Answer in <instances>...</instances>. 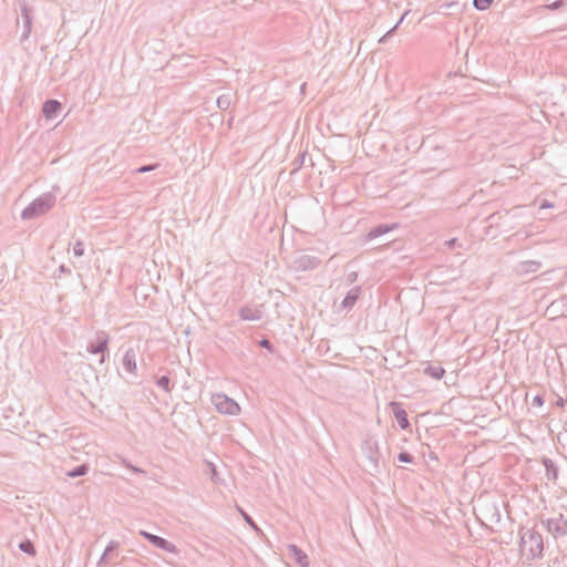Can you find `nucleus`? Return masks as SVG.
I'll list each match as a JSON object with an SVG mask.
<instances>
[{"label":"nucleus","mask_w":567,"mask_h":567,"mask_svg":"<svg viewBox=\"0 0 567 567\" xmlns=\"http://www.w3.org/2000/svg\"><path fill=\"white\" fill-rule=\"evenodd\" d=\"M262 306L259 307H251V306H244L239 309L238 316L241 320L245 321H258L262 318Z\"/></svg>","instance_id":"obj_10"},{"label":"nucleus","mask_w":567,"mask_h":567,"mask_svg":"<svg viewBox=\"0 0 567 567\" xmlns=\"http://www.w3.org/2000/svg\"><path fill=\"white\" fill-rule=\"evenodd\" d=\"M259 346L266 350H268L269 352H274L275 351V348L272 346V343L270 342V340L264 338L259 341Z\"/></svg>","instance_id":"obj_34"},{"label":"nucleus","mask_w":567,"mask_h":567,"mask_svg":"<svg viewBox=\"0 0 567 567\" xmlns=\"http://www.w3.org/2000/svg\"><path fill=\"white\" fill-rule=\"evenodd\" d=\"M19 7H20V11H21V18L24 17V14H31V9L28 7V4L24 0L19 1Z\"/></svg>","instance_id":"obj_36"},{"label":"nucleus","mask_w":567,"mask_h":567,"mask_svg":"<svg viewBox=\"0 0 567 567\" xmlns=\"http://www.w3.org/2000/svg\"><path fill=\"white\" fill-rule=\"evenodd\" d=\"M157 386L163 389L165 392L169 393L173 389V385L171 384V379L168 375H162L156 380Z\"/></svg>","instance_id":"obj_24"},{"label":"nucleus","mask_w":567,"mask_h":567,"mask_svg":"<svg viewBox=\"0 0 567 567\" xmlns=\"http://www.w3.org/2000/svg\"><path fill=\"white\" fill-rule=\"evenodd\" d=\"M485 511L492 523H498L501 520L502 515L496 503L487 505Z\"/></svg>","instance_id":"obj_20"},{"label":"nucleus","mask_w":567,"mask_h":567,"mask_svg":"<svg viewBox=\"0 0 567 567\" xmlns=\"http://www.w3.org/2000/svg\"><path fill=\"white\" fill-rule=\"evenodd\" d=\"M398 461L401 463H413L414 457L409 452H400L398 454Z\"/></svg>","instance_id":"obj_32"},{"label":"nucleus","mask_w":567,"mask_h":567,"mask_svg":"<svg viewBox=\"0 0 567 567\" xmlns=\"http://www.w3.org/2000/svg\"><path fill=\"white\" fill-rule=\"evenodd\" d=\"M542 268V261L539 260H524L518 262L514 271L518 276H525L528 274L537 272Z\"/></svg>","instance_id":"obj_9"},{"label":"nucleus","mask_w":567,"mask_h":567,"mask_svg":"<svg viewBox=\"0 0 567 567\" xmlns=\"http://www.w3.org/2000/svg\"><path fill=\"white\" fill-rule=\"evenodd\" d=\"M217 105L220 110H226L229 106V100L225 96L217 99Z\"/></svg>","instance_id":"obj_37"},{"label":"nucleus","mask_w":567,"mask_h":567,"mask_svg":"<svg viewBox=\"0 0 567 567\" xmlns=\"http://www.w3.org/2000/svg\"><path fill=\"white\" fill-rule=\"evenodd\" d=\"M545 403V398L543 394H536L533 400H532V404L534 406H543Z\"/></svg>","instance_id":"obj_35"},{"label":"nucleus","mask_w":567,"mask_h":567,"mask_svg":"<svg viewBox=\"0 0 567 567\" xmlns=\"http://www.w3.org/2000/svg\"><path fill=\"white\" fill-rule=\"evenodd\" d=\"M89 470H90V466L87 464L83 463V464H80V465L75 466L74 468L70 470L66 473V475L72 478L81 477V476L86 475L89 473Z\"/></svg>","instance_id":"obj_21"},{"label":"nucleus","mask_w":567,"mask_h":567,"mask_svg":"<svg viewBox=\"0 0 567 567\" xmlns=\"http://www.w3.org/2000/svg\"><path fill=\"white\" fill-rule=\"evenodd\" d=\"M445 245H446L449 248H451V249H453V248H455V247H461V246H462V245L458 243L457 238H452V239H450V240L445 241Z\"/></svg>","instance_id":"obj_38"},{"label":"nucleus","mask_w":567,"mask_h":567,"mask_svg":"<svg viewBox=\"0 0 567 567\" xmlns=\"http://www.w3.org/2000/svg\"><path fill=\"white\" fill-rule=\"evenodd\" d=\"M73 255L81 257L84 255V244L81 240H76L73 245Z\"/></svg>","instance_id":"obj_30"},{"label":"nucleus","mask_w":567,"mask_h":567,"mask_svg":"<svg viewBox=\"0 0 567 567\" xmlns=\"http://www.w3.org/2000/svg\"><path fill=\"white\" fill-rule=\"evenodd\" d=\"M59 272L60 274H70L71 272V269L69 267H66L65 265H61L59 267Z\"/></svg>","instance_id":"obj_41"},{"label":"nucleus","mask_w":567,"mask_h":567,"mask_svg":"<svg viewBox=\"0 0 567 567\" xmlns=\"http://www.w3.org/2000/svg\"><path fill=\"white\" fill-rule=\"evenodd\" d=\"M519 549L527 560L543 558L544 538L537 525L519 528Z\"/></svg>","instance_id":"obj_1"},{"label":"nucleus","mask_w":567,"mask_h":567,"mask_svg":"<svg viewBox=\"0 0 567 567\" xmlns=\"http://www.w3.org/2000/svg\"><path fill=\"white\" fill-rule=\"evenodd\" d=\"M120 547V543L117 540H111L106 548L104 549L99 563H97V566H104V565H107L109 563V557L110 555L115 551L117 548Z\"/></svg>","instance_id":"obj_18"},{"label":"nucleus","mask_w":567,"mask_h":567,"mask_svg":"<svg viewBox=\"0 0 567 567\" xmlns=\"http://www.w3.org/2000/svg\"><path fill=\"white\" fill-rule=\"evenodd\" d=\"M32 21H33L32 14H24V17H22L23 24L32 25Z\"/></svg>","instance_id":"obj_39"},{"label":"nucleus","mask_w":567,"mask_h":567,"mask_svg":"<svg viewBox=\"0 0 567 567\" xmlns=\"http://www.w3.org/2000/svg\"><path fill=\"white\" fill-rule=\"evenodd\" d=\"M558 404L563 405L564 401L561 399H559Z\"/></svg>","instance_id":"obj_44"},{"label":"nucleus","mask_w":567,"mask_h":567,"mask_svg":"<svg viewBox=\"0 0 567 567\" xmlns=\"http://www.w3.org/2000/svg\"><path fill=\"white\" fill-rule=\"evenodd\" d=\"M494 0H473V6L475 9L483 11L491 7Z\"/></svg>","instance_id":"obj_27"},{"label":"nucleus","mask_w":567,"mask_h":567,"mask_svg":"<svg viewBox=\"0 0 567 567\" xmlns=\"http://www.w3.org/2000/svg\"><path fill=\"white\" fill-rule=\"evenodd\" d=\"M321 264V260L317 256L308 254H299L292 260V267L297 271H308L316 269Z\"/></svg>","instance_id":"obj_6"},{"label":"nucleus","mask_w":567,"mask_h":567,"mask_svg":"<svg viewBox=\"0 0 567 567\" xmlns=\"http://www.w3.org/2000/svg\"><path fill=\"white\" fill-rule=\"evenodd\" d=\"M62 109V104L58 100H48L42 105V113L45 118L52 120L58 116Z\"/></svg>","instance_id":"obj_12"},{"label":"nucleus","mask_w":567,"mask_h":567,"mask_svg":"<svg viewBox=\"0 0 567 567\" xmlns=\"http://www.w3.org/2000/svg\"><path fill=\"white\" fill-rule=\"evenodd\" d=\"M360 296V287L350 289L341 302L343 309H351L358 301Z\"/></svg>","instance_id":"obj_17"},{"label":"nucleus","mask_w":567,"mask_h":567,"mask_svg":"<svg viewBox=\"0 0 567 567\" xmlns=\"http://www.w3.org/2000/svg\"><path fill=\"white\" fill-rule=\"evenodd\" d=\"M307 152H301L299 155L291 162V174L297 173L306 163Z\"/></svg>","instance_id":"obj_22"},{"label":"nucleus","mask_w":567,"mask_h":567,"mask_svg":"<svg viewBox=\"0 0 567 567\" xmlns=\"http://www.w3.org/2000/svg\"><path fill=\"white\" fill-rule=\"evenodd\" d=\"M539 524L555 539L565 537L567 535V517H565L561 513H558L555 516L548 518L542 517Z\"/></svg>","instance_id":"obj_3"},{"label":"nucleus","mask_w":567,"mask_h":567,"mask_svg":"<svg viewBox=\"0 0 567 567\" xmlns=\"http://www.w3.org/2000/svg\"><path fill=\"white\" fill-rule=\"evenodd\" d=\"M565 6V0H556L551 3H548V4H545L543 6L544 9H547V10H550V11H556L558 9H560L561 7Z\"/></svg>","instance_id":"obj_31"},{"label":"nucleus","mask_w":567,"mask_h":567,"mask_svg":"<svg viewBox=\"0 0 567 567\" xmlns=\"http://www.w3.org/2000/svg\"><path fill=\"white\" fill-rule=\"evenodd\" d=\"M130 470L137 474L144 473V471L142 468L134 466V465H132Z\"/></svg>","instance_id":"obj_42"},{"label":"nucleus","mask_w":567,"mask_h":567,"mask_svg":"<svg viewBox=\"0 0 567 567\" xmlns=\"http://www.w3.org/2000/svg\"><path fill=\"white\" fill-rule=\"evenodd\" d=\"M122 463H123V464H124V466H125V467H127V468H131V466L133 465V464H131L130 462H127L126 460H123V462H122Z\"/></svg>","instance_id":"obj_43"},{"label":"nucleus","mask_w":567,"mask_h":567,"mask_svg":"<svg viewBox=\"0 0 567 567\" xmlns=\"http://www.w3.org/2000/svg\"><path fill=\"white\" fill-rule=\"evenodd\" d=\"M158 166H159V164H158V163H156V164L143 165V166H140L138 168L134 169V172H133V173H136V174H144V173H148V172L155 171Z\"/></svg>","instance_id":"obj_29"},{"label":"nucleus","mask_w":567,"mask_h":567,"mask_svg":"<svg viewBox=\"0 0 567 567\" xmlns=\"http://www.w3.org/2000/svg\"><path fill=\"white\" fill-rule=\"evenodd\" d=\"M365 456L371 465V467L375 471L379 470V462H380V453L377 446V443L371 444L367 443L364 447Z\"/></svg>","instance_id":"obj_14"},{"label":"nucleus","mask_w":567,"mask_h":567,"mask_svg":"<svg viewBox=\"0 0 567 567\" xmlns=\"http://www.w3.org/2000/svg\"><path fill=\"white\" fill-rule=\"evenodd\" d=\"M542 463L545 467V475L548 481L555 482L558 478V467L554 461L549 457L544 456Z\"/></svg>","instance_id":"obj_16"},{"label":"nucleus","mask_w":567,"mask_h":567,"mask_svg":"<svg viewBox=\"0 0 567 567\" xmlns=\"http://www.w3.org/2000/svg\"><path fill=\"white\" fill-rule=\"evenodd\" d=\"M389 406L393 413V416L395 417L399 426L402 429V430H410L411 429V424L409 422V419H408V413L406 411L403 409L402 404L399 403V402H395V401H392L389 403Z\"/></svg>","instance_id":"obj_8"},{"label":"nucleus","mask_w":567,"mask_h":567,"mask_svg":"<svg viewBox=\"0 0 567 567\" xmlns=\"http://www.w3.org/2000/svg\"><path fill=\"white\" fill-rule=\"evenodd\" d=\"M206 466H207L206 473L210 476V480L213 482H217L218 481V473H217L216 465L214 463H212V462H206Z\"/></svg>","instance_id":"obj_26"},{"label":"nucleus","mask_w":567,"mask_h":567,"mask_svg":"<svg viewBox=\"0 0 567 567\" xmlns=\"http://www.w3.org/2000/svg\"><path fill=\"white\" fill-rule=\"evenodd\" d=\"M31 30H32V25L23 24V31H22L21 39H20L21 43H23L25 40L29 39V37L31 34Z\"/></svg>","instance_id":"obj_33"},{"label":"nucleus","mask_w":567,"mask_h":567,"mask_svg":"<svg viewBox=\"0 0 567 567\" xmlns=\"http://www.w3.org/2000/svg\"><path fill=\"white\" fill-rule=\"evenodd\" d=\"M424 374L435 380H441L445 374V370L441 365H427L424 369Z\"/></svg>","instance_id":"obj_19"},{"label":"nucleus","mask_w":567,"mask_h":567,"mask_svg":"<svg viewBox=\"0 0 567 567\" xmlns=\"http://www.w3.org/2000/svg\"><path fill=\"white\" fill-rule=\"evenodd\" d=\"M406 14H408V12H405V13L401 17V19L396 22V24H395L394 27H392V28H391V29H390V30H389V31H388V32H386V33H385V34H384V35L379 40V42H380V43H385L386 39H388L389 37H391V35L394 33V31L399 28L400 23L403 21L404 17H405Z\"/></svg>","instance_id":"obj_28"},{"label":"nucleus","mask_w":567,"mask_h":567,"mask_svg":"<svg viewBox=\"0 0 567 567\" xmlns=\"http://www.w3.org/2000/svg\"><path fill=\"white\" fill-rule=\"evenodd\" d=\"M56 202L53 193H44L33 199L21 213L22 219L29 220L38 218L49 212Z\"/></svg>","instance_id":"obj_2"},{"label":"nucleus","mask_w":567,"mask_h":567,"mask_svg":"<svg viewBox=\"0 0 567 567\" xmlns=\"http://www.w3.org/2000/svg\"><path fill=\"white\" fill-rule=\"evenodd\" d=\"M140 534L146 538L153 546L162 549V550H165V551H168V553H175L176 551V547L174 544H172L171 542H168L167 539L161 537V536H157V535H154V534H151L146 530H141Z\"/></svg>","instance_id":"obj_7"},{"label":"nucleus","mask_w":567,"mask_h":567,"mask_svg":"<svg viewBox=\"0 0 567 567\" xmlns=\"http://www.w3.org/2000/svg\"><path fill=\"white\" fill-rule=\"evenodd\" d=\"M554 207V204L548 202L547 199H544L540 205H539V208L540 209H544V208H551Z\"/></svg>","instance_id":"obj_40"},{"label":"nucleus","mask_w":567,"mask_h":567,"mask_svg":"<svg viewBox=\"0 0 567 567\" xmlns=\"http://www.w3.org/2000/svg\"><path fill=\"white\" fill-rule=\"evenodd\" d=\"M109 333L100 330L95 333L94 339L87 343L86 351L91 354H101L100 363H104L105 359L109 358Z\"/></svg>","instance_id":"obj_4"},{"label":"nucleus","mask_w":567,"mask_h":567,"mask_svg":"<svg viewBox=\"0 0 567 567\" xmlns=\"http://www.w3.org/2000/svg\"><path fill=\"white\" fill-rule=\"evenodd\" d=\"M288 556L299 567H309L308 556L297 545L291 544L288 546Z\"/></svg>","instance_id":"obj_11"},{"label":"nucleus","mask_w":567,"mask_h":567,"mask_svg":"<svg viewBox=\"0 0 567 567\" xmlns=\"http://www.w3.org/2000/svg\"><path fill=\"white\" fill-rule=\"evenodd\" d=\"M123 367L124 369L130 373H136L137 365H136V353L135 350L130 348L126 350L124 358H123Z\"/></svg>","instance_id":"obj_15"},{"label":"nucleus","mask_w":567,"mask_h":567,"mask_svg":"<svg viewBox=\"0 0 567 567\" xmlns=\"http://www.w3.org/2000/svg\"><path fill=\"white\" fill-rule=\"evenodd\" d=\"M213 403L216 410L223 414L237 415L240 412L238 403L225 394L214 395Z\"/></svg>","instance_id":"obj_5"},{"label":"nucleus","mask_w":567,"mask_h":567,"mask_svg":"<svg viewBox=\"0 0 567 567\" xmlns=\"http://www.w3.org/2000/svg\"><path fill=\"white\" fill-rule=\"evenodd\" d=\"M399 227V224H379L374 227H372L369 233L367 234V239L372 240L375 238H379L385 234H388L391 230H394Z\"/></svg>","instance_id":"obj_13"},{"label":"nucleus","mask_w":567,"mask_h":567,"mask_svg":"<svg viewBox=\"0 0 567 567\" xmlns=\"http://www.w3.org/2000/svg\"><path fill=\"white\" fill-rule=\"evenodd\" d=\"M19 549L30 556H35L37 550L33 543L30 539H24L19 544Z\"/></svg>","instance_id":"obj_23"},{"label":"nucleus","mask_w":567,"mask_h":567,"mask_svg":"<svg viewBox=\"0 0 567 567\" xmlns=\"http://www.w3.org/2000/svg\"><path fill=\"white\" fill-rule=\"evenodd\" d=\"M238 512L240 513V515L243 516L244 520L256 532H260V528L258 527V525L256 524V522L252 519V517L246 513L243 508H240L239 506L237 507Z\"/></svg>","instance_id":"obj_25"}]
</instances>
